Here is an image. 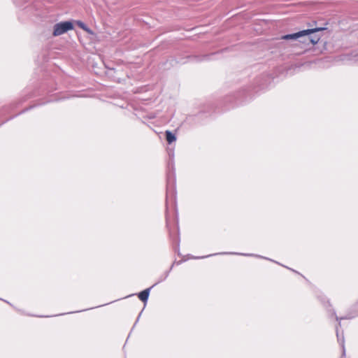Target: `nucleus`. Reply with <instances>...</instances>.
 Returning a JSON list of instances; mask_svg holds the SVG:
<instances>
[{"instance_id": "nucleus-4", "label": "nucleus", "mask_w": 358, "mask_h": 358, "mask_svg": "<svg viewBox=\"0 0 358 358\" xmlns=\"http://www.w3.org/2000/svg\"><path fill=\"white\" fill-rule=\"evenodd\" d=\"M166 137L167 142L171 144L173 141H176V138L174 134H173L171 131H166Z\"/></svg>"}, {"instance_id": "nucleus-3", "label": "nucleus", "mask_w": 358, "mask_h": 358, "mask_svg": "<svg viewBox=\"0 0 358 358\" xmlns=\"http://www.w3.org/2000/svg\"><path fill=\"white\" fill-rule=\"evenodd\" d=\"M151 288H148L138 294V298L143 302H145L149 296L150 290Z\"/></svg>"}, {"instance_id": "nucleus-2", "label": "nucleus", "mask_w": 358, "mask_h": 358, "mask_svg": "<svg viewBox=\"0 0 358 358\" xmlns=\"http://www.w3.org/2000/svg\"><path fill=\"white\" fill-rule=\"evenodd\" d=\"M73 29V24L70 21L59 22L55 24L53 28V36H57L66 33Z\"/></svg>"}, {"instance_id": "nucleus-1", "label": "nucleus", "mask_w": 358, "mask_h": 358, "mask_svg": "<svg viewBox=\"0 0 358 358\" xmlns=\"http://www.w3.org/2000/svg\"><path fill=\"white\" fill-rule=\"evenodd\" d=\"M324 28H316V29H306L303 31H299L297 33L292 34H287L282 36V39L284 40H296L301 37L306 36V38L303 41V43H311L313 44H315L318 41V38H311L308 36L309 34H313L314 32L324 30Z\"/></svg>"}, {"instance_id": "nucleus-6", "label": "nucleus", "mask_w": 358, "mask_h": 358, "mask_svg": "<svg viewBox=\"0 0 358 358\" xmlns=\"http://www.w3.org/2000/svg\"><path fill=\"white\" fill-rule=\"evenodd\" d=\"M337 337H338V339L340 340L339 338V335H338V333L337 332Z\"/></svg>"}, {"instance_id": "nucleus-5", "label": "nucleus", "mask_w": 358, "mask_h": 358, "mask_svg": "<svg viewBox=\"0 0 358 358\" xmlns=\"http://www.w3.org/2000/svg\"><path fill=\"white\" fill-rule=\"evenodd\" d=\"M77 24L78 25L82 28L83 30H85L86 32L90 34H93V32L92 31L89 29L83 22H80V21H78L77 22Z\"/></svg>"}]
</instances>
